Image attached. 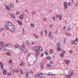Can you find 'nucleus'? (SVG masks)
Instances as JSON below:
<instances>
[{"mask_svg": "<svg viewBox=\"0 0 78 78\" xmlns=\"http://www.w3.org/2000/svg\"><path fill=\"white\" fill-rule=\"evenodd\" d=\"M33 49L34 51H38L39 50V46H35L33 48Z\"/></svg>", "mask_w": 78, "mask_h": 78, "instance_id": "1", "label": "nucleus"}, {"mask_svg": "<svg viewBox=\"0 0 78 78\" xmlns=\"http://www.w3.org/2000/svg\"><path fill=\"white\" fill-rule=\"evenodd\" d=\"M78 39L77 38H76L75 40L74 41H72V42L73 43H74V44H75V45H77V44H78Z\"/></svg>", "mask_w": 78, "mask_h": 78, "instance_id": "2", "label": "nucleus"}, {"mask_svg": "<svg viewBox=\"0 0 78 78\" xmlns=\"http://www.w3.org/2000/svg\"><path fill=\"white\" fill-rule=\"evenodd\" d=\"M69 76H73L74 73L73 72H70L69 71L68 73Z\"/></svg>", "mask_w": 78, "mask_h": 78, "instance_id": "3", "label": "nucleus"}, {"mask_svg": "<svg viewBox=\"0 0 78 78\" xmlns=\"http://www.w3.org/2000/svg\"><path fill=\"white\" fill-rule=\"evenodd\" d=\"M64 5L65 9H67L68 8V6H67V2H64Z\"/></svg>", "mask_w": 78, "mask_h": 78, "instance_id": "4", "label": "nucleus"}, {"mask_svg": "<svg viewBox=\"0 0 78 78\" xmlns=\"http://www.w3.org/2000/svg\"><path fill=\"white\" fill-rule=\"evenodd\" d=\"M56 16L59 17V20H61V19H62V15H58V14L56 15Z\"/></svg>", "mask_w": 78, "mask_h": 78, "instance_id": "5", "label": "nucleus"}, {"mask_svg": "<svg viewBox=\"0 0 78 78\" xmlns=\"http://www.w3.org/2000/svg\"><path fill=\"white\" fill-rule=\"evenodd\" d=\"M40 67L41 69H44V63H43L42 62H41L40 63Z\"/></svg>", "mask_w": 78, "mask_h": 78, "instance_id": "6", "label": "nucleus"}, {"mask_svg": "<svg viewBox=\"0 0 78 78\" xmlns=\"http://www.w3.org/2000/svg\"><path fill=\"white\" fill-rule=\"evenodd\" d=\"M0 64L1 69H4V67H3V63H2L1 62H0Z\"/></svg>", "mask_w": 78, "mask_h": 78, "instance_id": "7", "label": "nucleus"}, {"mask_svg": "<svg viewBox=\"0 0 78 78\" xmlns=\"http://www.w3.org/2000/svg\"><path fill=\"white\" fill-rule=\"evenodd\" d=\"M40 55V52H39V51H37V53L35 54V57H36V58H37V56H39Z\"/></svg>", "mask_w": 78, "mask_h": 78, "instance_id": "8", "label": "nucleus"}, {"mask_svg": "<svg viewBox=\"0 0 78 78\" xmlns=\"http://www.w3.org/2000/svg\"><path fill=\"white\" fill-rule=\"evenodd\" d=\"M65 62L66 64H69L70 62V60H65Z\"/></svg>", "mask_w": 78, "mask_h": 78, "instance_id": "9", "label": "nucleus"}, {"mask_svg": "<svg viewBox=\"0 0 78 78\" xmlns=\"http://www.w3.org/2000/svg\"><path fill=\"white\" fill-rule=\"evenodd\" d=\"M11 44H7L5 45V47H8V48H9L11 47Z\"/></svg>", "mask_w": 78, "mask_h": 78, "instance_id": "10", "label": "nucleus"}, {"mask_svg": "<svg viewBox=\"0 0 78 78\" xmlns=\"http://www.w3.org/2000/svg\"><path fill=\"white\" fill-rule=\"evenodd\" d=\"M25 49V46H24V44H23V46L21 47V50L22 51H23Z\"/></svg>", "mask_w": 78, "mask_h": 78, "instance_id": "11", "label": "nucleus"}, {"mask_svg": "<svg viewBox=\"0 0 78 78\" xmlns=\"http://www.w3.org/2000/svg\"><path fill=\"white\" fill-rule=\"evenodd\" d=\"M25 75L27 77V78H28V77H29V74L28 73V72H26Z\"/></svg>", "mask_w": 78, "mask_h": 78, "instance_id": "12", "label": "nucleus"}, {"mask_svg": "<svg viewBox=\"0 0 78 78\" xmlns=\"http://www.w3.org/2000/svg\"><path fill=\"white\" fill-rule=\"evenodd\" d=\"M57 46L58 47L57 48H60L61 47V44H60V43H57Z\"/></svg>", "mask_w": 78, "mask_h": 78, "instance_id": "13", "label": "nucleus"}, {"mask_svg": "<svg viewBox=\"0 0 78 78\" xmlns=\"http://www.w3.org/2000/svg\"><path fill=\"white\" fill-rule=\"evenodd\" d=\"M8 24V25H9V26H10V27H11V26L12 25V23L11 22H9Z\"/></svg>", "mask_w": 78, "mask_h": 78, "instance_id": "14", "label": "nucleus"}, {"mask_svg": "<svg viewBox=\"0 0 78 78\" xmlns=\"http://www.w3.org/2000/svg\"><path fill=\"white\" fill-rule=\"evenodd\" d=\"M10 30L12 32H14L15 31V29L14 28H11Z\"/></svg>", "mask_w": 78, "mask_h": 78, "instance_id": "15", "label": "nucleus"}, {"mask_svg": "<svg viewBox=\"0 0 78 78\" xmlns=\"http://www.w3.org/2000/svg\"><path fill=\"white\" fill-rule=\"evenodd\" d=\"M6 9L7 11H9L10 10V8L9 7V5H8L7 6Z\"/></svg>", "mask_w": 78, "mask_h": 78, "instance_id": "16", "label": "nucleus"}, {"mask_svg": "<svg viewBox=\"0 0 78 78\" xmlns=\"http://www.w3.org/2000/svg\"><path fill=\"white\" fill-rule=\"evenodd\" d=\"M3 72L4 75H6L7 73V71L6 70H3Z\"/></svg>", "mask_w": 78, "mask_h": 78, "instance_id": "17", "label": "nucleus"}, {"mask_svg": "<svg viewBox=\"0 0 78 78\" xmlns=\"http://www.w3.org/2000/svg\"><path fill=\"white\" fill-rule=\"evenodd\" d=\"M38 76H39L40 78H42V74L41 73L38 74Z\"/></svg>", "mask_w": 78, "mask_h": 78, "instance_id": "18", "label": "nucleus"}, {"mask_svg": "<svg viewBox=\"0 0 78 78\" xmlns=\"http://www.w3.org/2000/svg\"><path fill=\"white\" fill-rule=\"evenodd\" d=\"M53 50L51 49H50L49 51V53L50 54H52V53H53Z\"/></svg>", "mask_w": 78, "mask_h": 78, "instance_id": "19", "label": "nucleus"}, {"mask_svg": "<svg viewBox=\"0 0 78 78\" xmlns=\"http://www.w3.org/2000/svg\"><path fill=\"white\" fill-rule=\"evenodd\" d=\"M57 48V51H61V48Z\"/></svg>", "mask_w": 78, "mask_h": 78, "instance_id": "20", "label": "nucleus"}, {"mask_svg": "<svg viewBox=\"0 0 78 78\" xmlns=\"http://www.w3.org/2000/svg\"><path fill=\"white\" fill-rule=\"evenodd\" d=\"M51 32L49 31L48 35V37H51Z\"/></svg>", "mask_w": 78, "mask_h": 78, "instance_id": "21", "label": "nucleus"}, {"mask_svg": "<svg viewBox=\"0 0 78 78\" xmlns=\"http://www.w3.org/2000/svg\"><path fill=\"white\" fill-rule=\"evenodd\" d=\"M43 33H44V32H43V31L41 30L40 33V34H41V36L42 37H43Z\"/></svg>", "mask_w": 78, "mask_h": 78, "instance_id": "22", "label": "nucleus"}, {"mask_svg": "<svg viewBox=\"0 0 78 78\" xmlns=\"http://www.w3.org/2000/svg\"><path fill=\"white\" fill-rule=\"evenodd\" d=\"M19 18L20 19H21V20L23 19V16L22 15L20 16Z\"/></svg>", "mask_w": 78, "mask_h": 78, "instance_id": "23", "label": "nucleus"}, {"mask_svg": "<svg viewBox=\"0 0 78 78\" xmlns=\"http://www.w3.org/2000/svg\"><path fill=\"white\" fill-rule=\"evenodd\" d=\"M28 72L30 74H33V72L31 70H30V71L28 70Z\"/></svg>", "mask_w": 78, "mask_h": 78, "instance_id": "24", "label": "nucleus"}, {"mask_svg": "<svg viewBox=\"0 0 78 78\" xmlns=\"http://www.w3.org/2000/svg\"><path fill=\"white\" fill-rule=\"evenodd\" d=\"M12 17L13 18V19H15V15L12 13Z\"/></svg>", "mask_w": 78, "mask_h": 78, "instance_id": "25", "label": "nucleus"}, {"mask_svg": "<svg viewBox=\"0 0 78 78\" xmlns=\"http://www.w3.org/2000/svg\"><path fill=\"white\" fill-rule=\"evenodd\" d=\"M17 22L19 24H20V25H22V23L20 21H18Z\"/></svg>", "mask_w": 78, "mask_h": 78, "instance_id": "26", "label": "nucleus"}, {"mask_svg": "<svg viewBox=\"0 0 78 78\" xmlns=\"http://www.w3.org/2000/svg\"><path fill=\"white\" fill-rule=\"evenodd\" d=\"M3 42H2L1 43H0V45H1V46H3Z\"/></svg>", "mask_w": 78, "mask_h": 78, "instance_id": "27", "label": "nucleus"}, {"mask_svg": "<svg viewBox=\"0 0 78 78\" xmlns=\"http://www.w3.org/2000/svg\"><path fill=\"white\" fill-rule=\"evenodd\" d=\"M47 59H48V60H50V59H51V57L49 56L47 57Z\"/></svg>", "mask_w": 78, "mask_h": 78, "instance_id": "28", "label": "nucleus"}, {"mask_svg": "<svg viewBox=\"0 0 78 78\" xmlns=\"http://www.w3.org/2000/svg\"><path fill=\"white\" fill-rule=\"evenodd\" d=\"M47 67H51V65L50 64H48L46 66Z\"/></svg>", "mask_w": 78, "mask_h": 78, "instance_id": "29", "label": "nucleus"}, {"mask_svg": "<svg viewBox=\"0 0 78 78\" xmlns=\"http://www.w3.org/2000/svg\"><path fill=\"white\" fill-rule=\"evenodd\" d=\"M5 28L6 29H7V30L9 29V27H8V26L6 25H5Z\"/></svg>", "mask_w": 78, "mask_h": 78, "instance_id": "30", "label": "nucleus"}, {"mask_svg": "<svg viewBox=\"0 0 78 78\" xmlns=\"http://www.w3.org/2000/svg\"><path fill=\"white\" fill-rule=\"evenodd\" d=\"M10 6L12 8H14V5L12 4H11L10 5Z\"/></svg>", "mask_w": 78, "mask_h": 78, "instance_id": "31", "label": "nucleus"}, {"mask_svg": "<svg viewBox=\"0 0 78 78\" xmlns=\"http://www.w3.org/2000/svg\"><path fill=\"white\" fill-rule=\"evenodd\" d=\"M39 76V73L36 74L35 76V78H37V76Z\"/></svg>", "mask_w": 78, "mask_h": 78, "instance_id": "32", "label": "nucleus"}, {"mask_svg": "<svg viewBox=\"0 0 78 78\" xmlns=\"http://www.w3.org/2000/svg\"><path fill=\"white\" fill-rule=\"evenodd\" d=\"M60 55L61 56V57H64V54L63 53L61 54Z\"/></svg>", "mask_w": 78, "mask_h": 78, "instance_id": "33", "label": "nucleus"}, {"mask_svg": "<svg viewBox=\"0 0 78 78\" xmlns=\"http://www.w3.org/2000/svg\"><path fill=\"white\" fill-rule=\"evenodd\" d=\"M35 37L36 38H37V39H38V38H39V36H38V35H35Z\"/></svg>", "mask_w": 78, "mask_h": 78, "instance_id": "34", "label": "nucleus"}, {"mask_svg": "<svg viewBox=\"0 0 78 78\" xmlns=\"http://www.w3.org/2000/svg\"><path fill=\"white\" fill-rule=\"evenodd\" d=\"M19 47V45L18 44H16L15 46V47L16 48H17Z\"/></svg>", "mask_w": 78, "mask_h": 78, "instance_id": "35", "label": "nucleus"}, {"mask_svg": "<svg viewBox=\"0 0 78 78\" xmlns=\"http://www.w3.org/2000/svg\"><path fill=\"white\" fill-rule=\"evenodd\" d=\"M30 26L32 27H34V25L33 23H31L30 24Z\"/></svg>", "mask_w": 78, "mask_h": 78, "instance_id": "36", "label": "nucleus"}, {"mask_svg": "<svg viewBox=\"0 0 78 78\" xmlns=\"http://www.w3.org/2000/svg\"><path fill=\"white\" fill-rule=\"evenodd\" d=\"M23 64V61H22V62H21V63L20 64V66H22Z\"/></svg>", "mask_w": 78, "mask_h": 78, "instance_id": "37", "label": "nucleus"}, {"mask_svg": "<svg viewBox=\"0 0 78 78\" xmlns=\"http://www.w3.org/2000/svg\"><path fill=\"white\" fill-rule=\"evenodd\" d=\"M39 50H40V51H42V47H40L39 48Z\"/></svg>", "mask_w": 78, "mask_h": 78, "instance_id": "38", "label": "nucleus"}, {"mask_svg": "<svg viewBox=\"0 0 78 78\" xmlns=\"http://www.w3.org/2000/svg\"><path fill=\"white\" fill-rule=\"evenodd\" d=\"M6 54L7 55H8L9 56H10L11 55V54H10V53L9 52H7L6 53Z\"/></svg>", "mask_w": 78, "mask_h": 78, "instance_id": "39", "label": "nucleus"}, {"mask_svg": "<svg viewBox=\"0 0 78 78\" xmlns=\"http://www.w3.org/2000/svg\"><path fill=\"white\" fill-rule=\"evenodd\" d=\"M3 30H4V28L2 27V28H1L0 29V31H3Z\"/></svg>", "mask_w": 78, "mask_h": 78, "instance_id": "40", "label": "nucleus"}, {"mask_svg": "<svg viewBox=\"0 0 78 78\" xmlns=\"http://www.w3.org/2000/svg\"><path fill=\"white\" fill-rule=\"evenodd\" d=\"M20 73L21 74H23V70H22V69L20 70Z\"/></svg>", "mask_w": 78, "mask_h": 78, "instance_id": "41", "label": "nucleus"}, {"mask_svg": "<svg viewBox=\"0 0 78 78\" xmlns=\"http://www.w3.org/2000/svg\"><path fill=\"white\" fill-rule=\"evenodd\" d=\"M26 43V44H27V45H28V44H29V41H27Z\"/></svg>", "mask_w": 78, "mask_h": 78, "instance_id": "42", "label": "nucleus"}, {"mask_svg": "<svg viewBox=\"0 0 78 78\" xmlns=\"http://www.w3.org/2000/svg\"><path fill=\"white\" fill-rule=\"evenodd\" d=\"M16 14H20V12L19 11L17 12Z\"/></svg>", "mask_w": 78, "mask_h": 78, "instance_id": "43", "label": "nucleus"}, {"mask_svg": "<svg viewBox=\"0 0 78 78\" xmlns=\"http://www.w3.org/2000/svg\"><path fill=\"white\" fill-rule=\"evenodd\" d=\"M48 75L49 76H50V75H51V73H48Z\"/></svg>", "mask_w": 78, "mask_h": 78, "instance_id": "44", "label": "nucleus"}, {"mask_svg": "<svg viewBox=\"0 0 78 78\" xmlns=\"http://www.w3.org/2000/svg\"><path fill=\"white\" fill-rule=\"evenodd\" d=\"M45 32L46 35H47V31L46 30H45Z\"/></svg>", "mask_w": 78, "mask_h": 78, "instance_id": "45", "label": "nucleus"}, {"mask_svg": "<svg viewBox=\"0 0 78 78\" xmlns=\"http://www.w3.org/2000/svg\"><path fill=\"white\" fill-rule=\"evenodd\" d=\"M71 29H72V28H68L67 29V31H69V30H71Z\"/></svg>", "mask_w": 78, "mask_h": 78, "instance_id": "46", "label": "nucleus"}, {"mask_svg": "<svg viewBox=\"0 0 78 78\" xmlns=\"http://www.w3.org/2000/svg\"><path fill=\"white\" fill-rule=\"evenodd\" d=\"M68 5L69 6H70L71 5V3H70V2H69Z\"/></svg>", "mask_w": 78, "mask_h": 78, "instance_id": "47", "label": "nucleus"}, {"mask_svg": "<svg viewBox=\"0 0 78 78\" xmlns=\"http://www.w3.org/2000/svg\"><path fill=\"white\" fill-rule=\"evenodd\" d=\"M41 58H42V57H43V56H44V53H42L41 54Z\"/></svg>", "mask_w": 78, "mask_h": 78, "instance_id": "48", "label": "nucleus"}, {"mask_svg": "<svg viewBox=\"0 0 78 78\" xmlns=\"http://www.w3.org/2000/svg\"><path fill=\"white\" fill-rule=\"evenodd\" d=\"M44 54L45 55H48V53H47V52H46L44 53Z\"/></svg>", "mask_w": 78, "mask_h": 78, "instance_id": "49", "label": "nucleus"}, {"mask_svg": "<svg viewBox=\"0 0 78 78\" xmlns=\"http://www.w3.org/2000/svg\"><path fill=\"white\" fill-rule=\"evenodd\" d=\"M66 78H70V77L68 76H66Z\"/></svg>", "mask_w": 78, "mask_h": 78, "instance_id": "50", "label": "nucleus"}, {"mask_svg": "<svg viewBox=\"0 0 78 78\" xmlns=\"http://www.w3.org/2000/svg\"><path fill=\"white\" fill-rule=\"evenodd\" d=\"M27 53V50L26 49L24 52V53Z\"/></svg>", "mask_w": 78, "mask_h": 78, "instance_id": "51", "label": "nucleus"}, {"mask_svg": "<svg viewBox=\"0 0 78 78\" xmlns=\"http://www.w3.org/2000/svg\"><path fill=\"white\" fill-rule=\"evenodd\" d=\"M27 56L28 57H30V54H27Z\"/></svg>", "mask_w": 78, "mask_h": 78, "instance_id": "52", "label": "nucleus"}, {"mask_svg": "<svg viewBox=\"0 0 78 78\" xmlns=\"http://www.w3.org/2000/svg\"><path fill=\"white\" fill-rule=\"evenodd\" d=\"M62 53H63V54H64V53H65V51H62Z\"/></svg>", "mask_w": 78, "mask_h": 78, "instance_id": "53", "label": "nucleus"}, {"mask_svg": "<svg viewBox=\"0 0 78 78\" xmlns=\"http://www.w3.org/2000/svg\"><path fill=\"white\" fill-rule=\"evenodd\" d=\"M9 62H10V63H11V62H12V60H9Z\"/></svg>", "mask_w": 78, "mask_h": 78, "instance_id": "54", "label": "nucleus"}, {"mask_svg": "<svg viewBox=\"0 0 78 78\" xmlns=\"http://www.w3.org/2000/svg\"><path fill=\"white\" fill-rule=\"evenodd\" d=\"M69 53H70V54H71V53H72V51L70 50Z\"/></svg>", "mask_w": 78, "mask_h": 78, "instance_id": "55", "label": "nucleus"}, {"mask_svg": "<svg viewBox=\"0 0 78 78\" xmlns=\"http://www.w3.org/2000/svg\"><path fill=\"white\" fill-rule=\"evenodd\" d=\"M25 11L27 13H28V11L27 10H26Z\"/></svg>", "mask_w": 78, "mask_h": 78, "instance_id": "56", "label": "nucleus"}, {"mask_svg": "<svg viewBox=\"0 0 78 78\" xmlns=\"http://www.w3.org/2000/svg\"><path fill=\"white\" fill-rule=\"evenodd\" d=\"M53 19L54 20H55V17H53Z\"/></svg>", "mask_w": 78, "mask_h": 78, "instance_id": "57", "label": "nucleus"}, {"mask_svg": "<svg viewBox=\"0 0 78 78\" xmlns=\"http://www.w3.org/2000/svg\"><path fill=\"white\" fill-rule=\"evenodd\" d=\"M49 11L50 12H52V10H50Z\"/></svg>", "mask_w": 78, "mask_h": 78, "instance_id": "58", "label": "nucleus"}, {"mask_svg": "<svg viewBox=\"0 0 78 78\" xmlns=\"http://www.w3.org/2000/svg\"><path fill=\"white\" fill-rule=\"evenodd\" d=\"M66 38H65L64 39V43H65V41H66Z\"/></svg>", "mask_w": 78, "mask_h": 78, "instance_id": "59", "label": "nucleus"}, {"mask_svg": "<svg viewBox=\"0 0 78 78\" xmlns=\"http://www.w3.org/2000/svg\"><path fill=\"white\" fill-rule=\"evenodd\" d=\"M50 63L51 64H53V62L52 61H51L50 62Z\"/></svg>", "mask_w": 78, "mask_h": 78, "instance_id": "60", "label": "nucleus"}, {"mask_svg": "<svg viewBox=\"0 0 78 78\" xmlns=\"http://www.w3.org/2000/svg\"><path fill=\"white\" fill-rule=\"evenodd\" d=\"M11 74H12V73H8V74L9 75H11Z\"/></svg>", "mask_w": 78, "mask_h": 78, "instance_id": "61", "label": "nucleus"}, {"mask_svg": "<svg viewBox=\"0 0 78 78\" xmlns=\"http://www.w3.org/2000/svg\"><path fill=\"white\" fill-rule=\"evenodd\" d=\"M12 72L13 73H14V69L12 70Z\"/></svg>", "mask_w": 78, "mask_h": 78, "instance_id": "62", "label": "nucleus"}, {"mask_svg": "<svg viewBox=\"0 0 78 78\" xmlns=\"http://www.w3.org/2000/svg\"><path fill=\"white\" fill-rule=\"evenodd\" d=\"M72 1L73 3H74V1L73 0H72Z\"/></svg>", "mask_w": 78, "mask_h": 78, "instance_id": "63", "label": "nucleus"}, {"mask_svg": "<svg viewBox=\"0 0 78 78\" xmlns=\"http://www.w3.org/2000/svg\"><path fill=\"white\" fill-rule=\"evenodd\" d=\"M16 71H17L18 72H19V70H16Z\"/></svg>", "mask_w": 78, "mask_h": 78, "instance_id": "64", "label": "nucleus"}]
</instances>
